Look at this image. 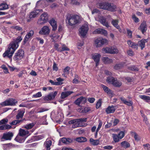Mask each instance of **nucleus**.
Instances as JSON below:
<instances>
[{"label": "nucleus", "instance_id": "6e6552de", "mask_svg": "<svg viewBox=\"0 0 150 150\" xmlns=\"http://www.w3.org/2000/svg\"><path fill=\"white\" fill-rule=\"evenodd\" d=\"M48 14L47 13H44L41 15L40 18L38 19V23L40 25H42L45 23L48 20Z\"/></svg>", "mask_w": 150, "mask_h": 150}, {"label": "nucleus", "instance_id": "58836bf2", "mask_svg": "<svg viewBox=\"0 0 150 150\" xmlns=\"http://www.w3.org/2000/svg\"><path fill=\"white\" fill-rule=\"evenodd\" d=\"M127 69L130 70L135 71H138L139 70V69L135 65L128 67Z\"/></svg>", "mask_w": 150, "mask_h": 150}, {"label": "nucleus", "instance_id": "e433bc0d", "mask_svg": "<svg viewBox=\"0 0 150 150\" xmlns=\"http://www.w3.org/2000/svg\"><path fill=\"white\" fill-rule=\"evenodd\" d=\"M11 128V126L10 125L7 124L0 126V130H3L6 129H10Z\"/></svg>", "mask_w": 150, "mask_h": 150}, {"label": "nucleus", "instance_id": "aec40b11", "mask_svg": "<svg viewBox=\"0 0 150 150\" xmlns=\"http://www.w3.org/2000/svg\"><path fill=\"white\" fill-rule=\"evenodd\" d=\"M100 22L103 25L107 28L109 27L108 23L106 21V18L102 16L100 17L99 18Z\"/></svg>", "mask_w": 150, "mask_h": 150}, {"label": "nucleus", "instance_id": "20e7f679", "mask_svg": "<svg viewBox=\"0 0 150 150\" xmlns=\"http://www.w3.org/2000/svg\"><path fill=\"white\" fill-rule=\"evenodd\" d=\"M87 120V118L74 119L69 121L68 122V123L69 124H73L72 128H75L82 126V125L80 124V123L82 122H86Z\"/></svg>", "mask_w": 150, "mask_h": 150}, {"label": "nucleus", "instance_id": "a878e982", "mask_svg": "<svg viewBox=\"0 0 150 150\" xmlns=\"http://www.w3.org/2000/svg\"><path fill=\"white\" fill-rule=\"evenodd\" d=\"M73 93V91H71L63 92L61 94L60 98L62 99H64Z\"/></svg>", "mask_w": 150, "mask_h": 150}, {"label": "nucleus", "instance_id": "052dcab7", "mask_svg": "<svg viewBox=\"0 0 150 150\" xmlns=\"http://www.w3.org/2000/svg\"><path fill=\"white\" fill-rule=\"evenodd\" d=\"M69 67L68 66L67 67L64 69L63 72L64 74H69Z\"/></svg>", "mask_w": 150, "mask_h": 150}, {"label": "nucleus", "instance_id": "4468645a", "mask_svg": "<svg viewBox=\"0 0 150 150\" xmlns=\"http://www.w3.org/2000/svg\"><path fill=\"white\" fill-rule=\"evenodd\" d=\"M107 42V40L105 39H97L95 41V43L97 47H100L102 46Z\"/></svg>", "mask_w": 150, "mask_h": 150}, {"label": "nucleus", "instance_id": "9b49d317", "mask_svg": "<svg viewBox=\"0 0 150 150\" xmlns=\"http://www.w3.org/2000/svg\"><path fill=\"white\" fill-rule=\"evenodd\" d=\"M88 29V25H82L79 30V32L81 35L84 37L87 33Z\"/></svg>", "mask_w": 150, "mask_h": 150}, {"label": "nucleus", "instance_id": "4d7b16f0", "mask_svg": "<svg viewBox=\"0 0 150 150\" xmlns=\"http://www.w3.org/2000/svg\"><path fill=\"white\" fill-rule=\"evenodd\" d=\"M144 147V149L146 150H150V145L147 143L145 144H144L143 145Z\"/></svg>", "mask_w": 150, "mask_h": 150}, {"label": "nucleus", "instance_id": "603ef678", "mask_svg": "<svg viewBox=\"0 0 150 150\" xmlns=\"http://www.w3.org/2000/svg\"><path fill=\"white\" fill-rule=\"evenodd\" d=\"M42 96L41 93L40 92H38L36 94L33 95L32 96L33 98H39L41 97Z\"/></svg>", "mask_w": 150, "mask_h": 150}, {"label": "nucleus", "instance_id": "0eeeda50", "mask_svg": "<svg viewBox=\"0 0 150 150\" xmlns=\"http://www.w3.org/2000/svg\"><path fill=\"white\" fill-rule=\"evenodd\" d=\"M24 55V52L22 49L19 50L15 53L13 59L15 61L19 60L22 59Z\"/></svg>", "mask_w": 150, "mask_h": 150}, {"label": "nucleus", "instance_id": "0e129e2a", "mask_svg": "<svg viewBox=\"0 0 150 150\" xmlns=\"http://www.w3.org/2000/svg\"><path fill=\"white\" fill-rule=\"evenodd\" d=\"M113 148V146L110 145H107L103 147V149H105L111 150Z\"/></svg>", "mask_w": 150, "mask_h": 150}, {"label": "nucleus", "instance_id": "5701e85b", "mask_svg": "<svg viewBox=\"0 0 150 150\" xmlns=\"http://www.w3.org/2000/svg\"><path fill=\"white\" fill-rule=\"evenodd\" d=\"M84 102L85 103L86 101V100L84 97L83 96H81L79 98H78L76 100L74 101V103L76 105L78 106H80V104L81 102L83 100Z\"/></svg>", "mask_w": 150, "mask_h": 150}, {"label": "nucleus", "instance_id": "cd10ccee", "mask_svg": "<svg viewBox=\"0 0 150 150\" xmlns=\"http://www.w3.org/2000/svg\"><path fill=\"white\" fill-rule=\"evenodd\" d=\"M120 145L122 147L126 149L129 148L130 146V143L126 141L122 142L120 143Z\"/></svg>", "mask_w": 150, "mask_h": 150}, {"label": "nucleus", "instance_id": "ddd939ff", "mask_svg": "<svg viewBox=\"0 0 150 150\" xmlns=\"http://www.w3.org/2000/svg\"><path fill=\"white\" fill-rule=\"evenodd\" d=\"M101 55L98 53H95L92 55V58L96 63V66L97 67L99 64Z\"/></svg>", "mask_w": 150, "mask_h": 150}, {"label": "nucleus", "instance_id": "393cba45", "mask_svg": "<svg viewBox=\"0 0 150 150\" xmlns=\"http://www.w3.org/2000/svg\"><path fill=\"white\" fill-rule=\"evenodd\" d=\"M115 110L114 106L113 105L109 106L105 110V112L107 114L114 113Z\"/></svg>", "mask_w": 150, "mask_h": 150}, {"label": "nucleus", "instance_id": "09e8293b", "mask_svg": "<svg viewBox=\"0 0 150 150\" xmlns=\"http://www.w3.org/2000/svg\"><path fill=\"white\" fill-rule=\"evenodd\" d=\"M132 18L136 23H137L140 21L139 18L137 17L134 14L132 15Z\"/></svg>", "mask_w": 150, "mask_h": 150}, {"label": "nucleus", "instance_id": "4c0bfd02", "mask_svg": "<svg viewBox=\"0 0 150 150\" xmlns=\"http://www.w3.org/2000/svg\"><path fill=\"white\" fill-rule=\"evenodd\" d=\"M25 120V119L21 120H15L13 121L10 124L11 125H16L22 122Z\"/></svg>", "mask_w": 150, "mask_h": 150}, {"label": "nucleus", "instance_id": "423d86ee", "mask_svg": "<svg viewBox=\"0 0 150 150\" xmlns=\"http://www.w3.org/2000/svg\"><path fill=\"white\" fill-rule=\"evenodd\" d=\"M18 102L15 99L10 98L1 103L2 106L8 105L14 106Z\"/></svg>", "mask_w": 150, "mask_h": 150}, {"label": "nucleus", "instance_id": "a18cd8bd", "mask_svg": "<svg viewBox=\"0 0 150 150\" xmlns=\"http://www.w3.org/2000/svg\"><path fill=\"white\" fill-rule=\"evenodd\" d=\"M118 52V50L117 49L115 48H111L110 54H117Z\"/></svg>", "mask_w": 150, "mask_h": 150}, {"label": "nucleus", "instance_id": "4be33fe9", "mask_svg": "<svg viewBox=\"0 0 150 150\" xmlns=\"http://www.w3.org/2000/svg\"><path fill=\"white\" fill-rule=\"evenodd\" d=\"M148 39H143L138 42L139 46L141 47V49L142 50L145 47V43L148 42Z\"/></svg>", "mask_w": 150, "mask_h": 150}, {"label": "nucleus", "instance_id": "79ce46f5", "mask_svg": "<svg viewBox=\"0 0 150 150\" xmlns=\"http://www.w3.org/2000/svg\"><path fill=\"white\" fill-rule=\"evenodd\" d=\"M102 103V100L101 99H99L96 104V108L97 109L99 108L101 106Z\"/></svg>", "mask_w": 150, "mask_h": 150}, {"label": "nucleus", "instance_id": "a211bd4d", "mask_svg": "<svg viewBox=\"0 0 150 150\" xmlns=\"http://www.w3.org/2000/svg\"><path fill=\"white\" fill-rule=\"evenodd\" d=\"M25 112V109H19L18 110L17 115L16 116L17 119L19 120L23 117Z\"/></svg>", "mask_w": 150, "mask_h": 150}, {"label": "nucleus", "instance_id": "c85d7f7f", "mask_svg": "<svg viewBox=\"0 0 150 150\" xmlns=\"http://www.w3.org/2000/svg\"><path fill=\"white\" fill-rule=\"evenodd\" d=\"M120 99L121 101H122L124 104L130 106H132V105L133 103L132 101L131 100L129 101H127L123 97H120Z\"/></svg>", "mask_w": 150, "mask_h": 150}, {"label": "nucleus", "instance_id": "49530a36", "mask_svg": "<svg viewBox=\"0 0 150 150\" xmlns=\"http://www.w3.org/2000/svg\"><path fill=\"white\" fill-rule=\"evenodd\" d=\"M125 133L124 131H121L117 134L120 139H122L125 136Z\"/></svg>", "mask_w": 150, "mask_h": 150}, {"label": "nucleus", "instance_id": "680f3d73", "mask_svg": "<svg viewBox=\"0 0 150 150\" xmlns=\"http://www.w3.org/2000/svg\"><path fill=\"white\" fill-rule=\"evenodd\" d=\"M44 135L43 134H41L37 136L36 137V139L37 140H39L43 139L44 137Z\"/></svg>", "mask_w": 150, "mask_h": 150}, {"label": "nucleus", "instance_id": "69168bd1", "mask_svg": "<svg viewBox=\"0 0 150 150\" xmlns=\"http://www.w3.org/2000/svg\"><path fill=\"white\" fill-rule=\"evenodd\" d=\"M99 124L98 125V128L96 129L97 132H98L99 131L102 125V123L101 121L99 120Z\"/></svg>", "mask_w": 150, "mask_h": 150}, {"label": "nucleus", "instance_id": "7c9ffc66", "mask_svg": "<svg viewBox=\"0 0 150 150\" xmlns=\"http://www.w3.org/2000/svg\"><path fill=\"white\" fill-rule=\"evenodd\" d=\"M118 20L117 19H112L111 21V24L117 29H119L120 27L118 24Z\"/></svg>", "mask_w": 150, "mask_h": 150}, {"label": "nucleus", "instance_id": "bb28decb", "mask_svg": "<svg viewBox=\"0 0 150 150\" xmlns=\"http://www.w3.org/2000/svg\"><path fill=\"white\" fill-rule=\"evenodd\" d=\"M125 63L122 62L120 63L116 64L114 67V69L115 70H119L124 67Z\"/></svg>", "mask_w": 150, "mask_h": 150}, {"label": "nucleus", "instance_id": "c9c22d12", "mask_svg": "<svg viewBox=\"0 0 150 150\" xmlns=\"http://www.w3.org/2000/svg\"><path fill=\"white\" fill-rule=\"evenodd\" d=\"M112 137L113 140L115 143H117L119 142L120 140V138H119L118 136L117 135V134H112Z\"/></svg>", "mask_w": 150, "mask_h": 150}, {"label": "nucleus", "instance_id": "ea45409f", "mask_svg": "<svg viewBox=\"0 0 150 150\" xmlns=\"http://www.w3.org/2000/svg\"><path fill=\"white\" fill-rule=\"evenodd\" d=\"M37 11V10L35 11H34L31 12L29 16L30 19L32 18H34L36 17V16L38 14V13Z\"/></svg>", "mask_w": 150, "mask_h": 150}, {"label": "nucleus", "instance_id": "2eb2a0df", "mask_svg": "<svg viewBox=\"0 0 150 150\" xmlns=\"http://www.w3.org/2000/svg\"><path fill=\"white\" fill-rule=\"evenodd\" d=\"M50 30L48 27L47 26H43L40 31L39 33L42 35H48L50 33Z\"/></svg>", "mask_w": 150, "mask_h": 150}, {"label": "nucleus", "instance_id": "37998d69", "mask_svg": "<svg viewBox=\"0 0 150 150\" xmlns=\"http://www.w3.org/2000/svg\"><path fill=\"white\" fill-rule=\"evenodd\" d=\"M11 29H15L16 31H22L23 29L21 27L17 25L16 26H12L11 27Z\"/></svg>", "mask_w": 150, "mask_h": 150}, {"label": "nucleus", "instance_id": "dca6fc26", "mask_svg": "<svg viewBox=\"0 0 150 150\" xmlns=\"http://www.w3.org/2000/svg\"><path fill=\"white\" fill-rule=\"evenodd\" d=\"M147 25L146 22L144 21L141 24L139 27L138 28V30H140L141 31L143 34H144L147 30Z\"/></svg>", "mask_w": 150, "mask_h": 150}, {"label": "nucleus", "instance_id": "5fc2aeb1", "mask_svg": "<svg viewBox=\"0 0 150 150\" xmlns=\"http://www.w3.org/2000/svg\"><path fill=\"white\" fill-rule=\"evenodd\" d=\"M69 49L65 45H63L62 47V48L61 47L60 52L64 51H69Z\"/></svg>", "mask_w": 150, "mask_h": 150}, {"label": "nucleus", "instance_id": "f257e3e1", "mask_svg": "<svg viewBox=\"0 0 150 150\" xmlns=\"http://www.w3.org/2000/svg\"><path fill=\"white\" fill-rule=\"evenodd\" d=\"M22 39L21 36H18L13 41L11 42L8 45L7 50L3 54V57L11 60L13 54L18 47V44Z\"/></svg>", "mask_w": 150, "mask_h": 150}, {"label": "nucleus", "instance_id": "f704fd0d", "mask_svg": "<svg viewBox=\"0 0 150 150\" xmlns=\"http://www.w3.org/2000/svg\"><path fill=\"white\" fill-rule=\"evenodd\" d=\"M75 140L79 142H86L87 139L84 137H80L76 138Z\"/></svg>", "mask_w": 150, "mask_h": 150}, {"label": "nucleus", "instance_id": "3c124183", "mask_svg": "<svg viewBox=\"0 0 150 150\" xmlns=\"http://www.w3.org/2000/svg\"><path fill=\"white\" fill-rule=\"evenodd\" d=\"M59 45L57 43H55L54 45V48L55 50L57 51L58 52H60L61 47H59Z\"/></svg>", "mask_w": 150, "mask_h": 150}, {"label": "nucleus", "instance_id": "864d4df0", "mask_svg": "<svg viewBox=\"0 0 150 150\" xmlns=\"http://www.w3.org/2000/svg\"><path fill=\"white\" fill-rule=\"evenodd\" d=\"M52 69L53 70L56 71H57L58 70V68L57 66V64L54 62H53Z\"/></svg>", "mask_w": 150, "mask_h": 150}, {"label": "nucleus", "instance_id": "7ed1b4c3", "mask_svg": "<svg viewBox=\"0 0 150 150\" xmlns=\"http://www.w3.org/2000/svg\"><path fill=\"white\" fill-rule=\"evenodd\" d=\"M79 17L77 15H70L67 17L66 22L69 25L73 26L79 23Z\"/></svg>", "mask_w": 150, "mask_h": 150}, {"label": "nucleus", "instance_id": "c756f323", "mask_svg": "<svg viewBox=\"0 0 150 150\" xmlns=\"http://www.w3.org/2000/svg\"><path fill=\"white\" fill-rule=\"evenodd\" d=\"M101 86L104 91L108 94L110 95L112 94L111 90L109 89L108 87L103 85H102Z\"/></svg>", "mask_w": 150, "mask_h": 150}, {"label": "nucleus", "instance_id": "a19ab883", "mask_svg": "<svg viewBox=\"0 0 150 150\" xmlns=\"http://www.w3.org/2000/svg\"><path fill=\"white\" fill-rule=\"evenodd\" d=\"M139 97L140 98L146 101L150 100V97L149 96L143 95L140 96Z\"/></svg>", "mask_w": 150, "mask_h": 150}, {"label": "nucleus", "instance_id": "72a5a7b5", "mask_svg": "<svg viewBox=\"0 0 150 150\" xmlns=\"http://www.w3.org/2000/svg\"><path fill=\"white\" fill-rule=\"evenodd\" d=\"M8 8V5L6 3H2L0 4V10H4Z\"/></svg>", "mask_w": 150, "mask_h": 150}, {"label": "nucleus", "instance_id": "c03bdc74", "mask_svg": "<svg viewBox=\"0 0 150 150\" xmlns=\"http://www.w3.org/2000/svg\"><path fill=\"white\" fill-rule=\"evenodd\" d=\"M56 80L57 81V82H56V83H57V85H61L63 84L62 81H64V79L61 77L57 78Z\"/></svg>", "mask_w": 150, "mask_h": 150}, {"label": "nucleus", "instance_id": "e2e57ef3", "mask_svg": "<svg viewBox=\"0 0 150 150\" xmlns=\"http://www.w3.org/2000/svg\"><path fill=\"white\" fill-rule=\"evenodd\" d=\"M95 100L94 98L93 97L89 98L88 99V101L90 103H93Z\"/></svg>", "mask_w": 150, "mask_h": 150}, {"label": "nucleus", "instance_id": "338daca9", "mask_svg": "<svg viewBox=\"0 0 150 150\" xmlns=\"http://www.w3.org/2000/svg\"><path fill=\"white\" fill-rule=\"evenodd\" d=\"M8 120L7 119H3L0 121V125L6 124Z\"/></svg>", "mask_w": 150, "mask_h": 150}, {"label": "nucleus", "instance_id": "f8f14e48", "mask_svg": "<svg viewBox=\"0 0 150 150\" xmlns=\"http://www.w3.org/2000/svg\"><path fill=\"white\" fill-rule=\"evenodd\" d=\"M34 32L33 30H30L28 32H27L25 36L23 41V44H25L28 41L29 39H31L34 35Z\"/></svg>", "mask_w": 150, "mask_h": 150}, {"label": "nucleus", "instance_id": "bf43d9fd", "mask_svg": "<svg viewBox=\"0 0 150 150\" xmlns=\"http://www.w3.org/2000/svg\"><path fill=\"white\" fill-rule=\"evenodd\" d=\"M71 4L74 5H79L80 4V2L76 0H71Z\"/></svg>", "mask_w": 150, "mask_h": 150}, {"label": "nucleus", "instance_id": "39448f33", "mask_svg": "<svg viewBox=\"0 0 150 150\" xmlns=\"http://www.w3.org/2000/svg\"><path fill=\"white\" fill-rule=\"evenodd\" d=\"M106 81L108 83L112 84L113 86L118 88L120 87L122 85V83L120 81H118L117 79L112 76H109L106 79Z\"/></svg>", "mask_w": 150, "mask_h": 150}, {"label": "nucleus", "instance_id": "6e6d98bb", "mask_svg": "<svg viewBox=\"0 0 150 150\" xmlns=\"http://www.w3.org/2000/svg\"><path fill=\"white\" fill-rule=\"evenodd\" d=\"M19 134L21 136H24L26 135V132L24 130L21 129L19 131Z\"/></svg>", "mask_w": 150, "mask_h": 150}, {"label": "nucleus", "instance_id": "f3484780", "mask_svg": "<svg viewBox=\"0 0 150 150\" xmlns=\"http://www.w3.org/2000/svg\"><path fill=\"white\" fill-rule=\"evenodd\" d=\"M94 34H100L104 36H106L108 33L107 31L102 28H98L95 30L93 32Z\"/></svg>", "mask_w": 150, "mask_h": 150}, {"label": "nucleus", "instance_id": "473e14b6", "mask_svg": "<svg viewBox=\"0 0 150 150\" xmlns=\"http://www.w3.org/2000/svg\"><path fill=\"white\" fill-rule=\"evenodd\" d=\"M52 142L50 140H49L46 142L44 144L47 150H50V146L52 144Z\"/></svg>", "mask_w": 150, "mask_h": 150}, {"label": "nucleus", "instance_id": "13d9d810", "mask_svg": "<svg viewBox=\"0 0 150 150\" xmlns=\"http://www.w3.org/2000/svg\"><path fill=\"white\" fill-rule=\"evenodd\" d=\"M111 48L107 47L103 48V51L106 53L110 54Z\"/></svg>", "mask_w": 150, "mask_h": 150}, {"label": "nucleus", "instance_id": "774afa93", "mask_svg": "<svg viewBox=\"0 0 150 150\" xmlns=\"http://www.w3.org/2000/svg\"><path fill=\"white\" fill-rule=\"evenodd\" d=\"M128 36L129 38H131L132 37V32L130 30H127Z\"/></svg>", "mask_w": 150, "mask_h": 150}, {"label": "nucleus", "instance_id": "f03ea898", "mask_svg": "<svg viewBox=\"0 0 150 150\" xmlns=\"http://www.w3.org/2000/svg\"><path fill=\"white\" fill-rule=\"evenodd\" d=\"M97 6L98 8L111 12L115 11L116 10V6L113 3L104 2L98 3Z\"/></svg>", "mask_w": 150, "mask_h": 150}, {"label": "nucleus", "instance_id": "8fccbe9b", "mask_svg": "<svg viewBox=\"0 0 150 150\" xmlns=\"http://www.w3.org/2000/svg\"><path fill=\"white\" fill-rule=\"evenodd\" d=\"M91 110V108L90 107H86L82 110V112L83 113H86Z\"/></svg>", "mask_w": 150, "mask_h": 150}, {"label": "nucleus", "instance_id": "9d476101", "mask_svg": "<svg viewBox=\"0 0 150 150\" xmlns=\"http://www.w3.org/2000/svg\"><path fill=\"white\" fill-rule=\"evenodd\" d=\"M58 93L57 91L50 93L48 95L42 98L44 100L48 101L54 99Z\"/></svg>", "mask_w": 150, "mask_h": 150}, {"label": "nucleus", "instance_id": "de8ad7c7", "mask_svg": "<svg viewBox=\"0 0 150 150\" xmlns=\"http://www.w3.org/2000/svg\"><path fill=\"white\" fill-rule=\"evenodd\" d=\"M34 125L33 123H30L28 125H26L25 127L28 129H29L32 128Z\"/></svg>", "mask_w": 150, "mask_h": 150}, {"label": "nucleus", "instance_id": "1a4fd4ad", "mask_svg": "<svg viewBox=\"0 0 150 150\" xmlns=\"http://www.w3.org/2000/svg\"><path fill=\"white\" fill-rule=\"evenodd\" d=\"M73 141L74 140L72 138L64 137L60 139L58 145H61V142L65 144H69L73 142Z\"/></svg>", "mask_w": 150, "mask_h": 150}, {"label": "nucleus", "instance_id": "b1692460", "mask_svg": "<svg viewBox=\"0 0 150 150\" xmlns=\"http://www.w3.org/2000/svg\"><path fill=\"white\" fill-rule=\"evenodd\" d=\"M102 60L103 63L105 64H109L112 63L113 60L108 57H103L102 58Z\"/></svg>", "mask_w": 150, "mask_h": 150}, {"label": "nucleus", "instance_id": "6ab92c4d", "mask_svg": "<svg viewBox=\"0 0 150 150\" xmlns=\"http://www.w3.org/2000/svg\"><path fill=\"white\" fill-rule=\"evenodd\" d=\"M49 23L52 27V30L53 31H55L57 28V21L54 18H52L50 20Z\"/></svg>", "mask_w": 150, "mask_h": 150}, {"label": "nucleus", "instance_id": "412c9836", "mask_svg": "<svg viewBox=\"0 0 150 150\" xmlns=\"http://www.w3.org/2000/svg\"><path fill=\"white\" fill-rule=\"evenodd\" d=\"M13 136L12 132H8L6 134H4L2 137V138L6 140H11Z\"/></svg>", "mask_w": 150, "mask_h": 150}, {"label": "nucleus", "instance_id": "2f4dec72", "mask_svg": "<svg viewBox=\"0 0 150 150\" xmlns=\"http://www.w3.org/2000/svg\"><path fill=\"white\" fill-rule=\"evenodd\" d=\"M89 141L91 144L93 146L97 145L99 143V139H94L92 138H91L90 139Z\"/></svg>", "mask_w": 150, "mask_h": 150}]
</instances>
